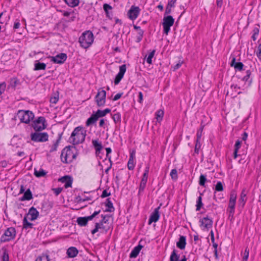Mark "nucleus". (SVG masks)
Segmentation results:
<instances>
[{"mask_svg":"<svg viewBox=\"0 0 261 261\" xmlns=\"http://www.w3.org/2000/svg\"><path fill=\"white\" fill-rule=\"evenodd\" d=\"M59 181L64 184V187L65 188H68L71 187L73 180L71 176L66 175L60 178Z\"/></svg>","mask_w":261,"mask_h":261,"instance_id":"obj_16","label":"nucleus"},{"mask_svg":"<svg viewBox=\"0 0 261 261\" xmlns=\"http://www.w3.org/2000/svg\"><path fill=\"white\" fill-rule=\"evenodd\" d=\"M202 194H200V195L198 197L197 201H196V211H199L203 205V203L202 202Z\"/></svg>","mask_w":261,"mask_h":261,"instance_id":"obj_34","label":"nucleus"},{"mask_svg":"<svg viewBox=\"0 0 261 261\" xmlns=\"http://www.w3.org/2000/svg\"><path fill=\"white\" fill-rule=\"evenodd\" d=\"M122 95H123V93H117L116 95H115V96L113 98V100L114 101L117 100L118 99L120 98V97L122 96Z\"/></svg>","mask_w":261,"mask_h":261,"instance_id":"obj_61","label":"nucleus"},{"mask_svg":"<svg viewBox=\"0 0 261 261\" xmlns=\"http://www.w3.org/2000/svg\"><path fill=\"white\" fill-rule=\"evenodd\" d=\"M69 6L74 7L79 4V0H63Z\"/></svg>","mask_w":261,"mask_h":261,"instance_id":"obj_31","label":"nucleus"},{"mask_svg":"<svg viewBox=\"0 0 261 261\" xmlns=\"http://www.w3.org/2000/svg\"><path fill=\"white\" fill-rule=\"evenodd\" d=\"M251 72L250 70H248L246 71V75L242 79V80L245 82H249L248 86H249L251 83V80L249 81L250 76L251 75Z\"/></svg>","mask_w":261,"mask_h":261,"instance_id":"obj_33","label":"nucleus"},{"mask_svg":"<svg viewBox=\"0 0 261 261\" xmlns=\"http://www.w3.org/2000/svg\"><path fill=\"white\" fill-rule=\"evenodd\" d=\"M143 248V246L139 244L138 246H136L132 251L129 257L130 258H136L139 254L141 250Z\"/></svg>","mask_w":261,"mask_h":261,"instance_id":"obj_22","label":"nucleus"},{"mask_svg":"<svg viewBox=\"0 0 261 261\" xmlns=\"http://www.w3.org/2000/svg\"><path fill=\"white\" fill-rule=\"evenodd\" d=\"M230 66L233 67L236 70L241 71L243 69L244 64L242 62H236L233 57L231 60Z\"/></svg>","mask_w":261,"mask_h":261,"instance_id":"obj_19","label":"nucleus"},{"mask_svg":"<svg viewBox=\"0 0 261 261\" xmlns=\"http://www.w3.org/2000/svg\"><path fill=\"white\" fill-rule=\"evenodd\" d=\"M95 114L98 117V118L102 117L106 115L105 114L104 111L103 110H98Z\"/></svg>","mask_w":261,"mask_h":261,"instance_id":"obj_54","label":"nucleus"},{"mask_svg":"<svg viewBox=\"0 0 261 261\" xmlns=\"http://www.w3.org/2000/svg\"><path fill=\"white\" fill-rule=\"evenodd\" d=\"M6 87V84L3 82L0 84V95L5 91Z\"/></svg>","mask_w":261,"mask_h":261,"instance_id":"obj_52","label":"nucleus"},{"mask_svg":"<svg viewBox=\"0 0 261 261\" xmlns=\"http://www.w3.org/2000/svg\"><path fill=\"white\" fill-rule=\"evenodd\" d=\"M19 84V82L16 78L11 79L10 85L11 87L15 88Z\"/></svg>","mask_w":261,"mask_h":261,"instance_id":"obj_41","label":"nucleus"},{"mask_svg":"<svg viewBox=\"0 0 261 261\" xmlns=\"http://www.w3.org/2000/svg\"><path fill=\"white\" fill-rule=\"evenodd\" d=\"M160 207L159 206L155 208L153 212L151 214L148 220V224H151L152 222H157L160 218L159 209Z\"/></svg>","mask_w":261,"mask_h":261,"instance_id":"obj_15","label":"nucleus"},{"mask_svg":"<svg viewBox=\"0 0 261 261\" xmlns=\"http://www.w3.org/2000/svg\"><path fill=\"white\" fill-rule=\"evenodd\" d=\"M45 119L43 117H38L34 121L33 127L36 132H41L46 128L45 125Z\"/></svg>","mask_w":261,"mask_h":261,"instance_id":"obj_10","label":"nucleus"},{"mask_svg":"<svg viewBox=\"0 0 261 261\" xmlns=\"http://www.w3.org/2000/svg\"><path fill=\"white\" fill-rule=\"evenodd\" d=\"M253 34L252 36V39L254 41H255L256 39L257 36H258V33H259V30L258 28H255L253 29Z\"/></svg>","mask_w":261,"mask_h":261,"instance_id":"obj_47","label":"nucleus"},{"mask_svg":"<svg viewBox=\"0 0 261 261\" xmlns=\"http://www.w3.org/2000/svg\"><path fill=\"white\" fill-rule=\"evenodd\" d=\"M58 146V141H57L52 146L50 150V152H52L57 150V147Z\"/></svg>","mask_w":261,"mask_h":261,"instance_id":"obj_59","label":"nucleus"},{"mask_svg":"<svg viewBox=\"0 0 261 261\" xmlns=\"http://www.w3.org/2000/svg\"><path fill=\"white\" fill-rule=\"evenodd\" d=\"M149 167L148 166L146 167L140 183L144 184L146 185V182H147V178H148V173H149Z\"/></svg>","mask_w":261,"mask_h":261,"instance_id":"obj_28","label":"nucleus"},{"mask_svg":"<svg viewBox=\"0 0 261 261\" xmlns=\"http://www.w3.org/2000/svg\"><path fill=\"white\" fill-rule=\"evenodd\" d=\"M172 179L176 180L177 179L178 176H177V172L176 169H173L171 170L170 174Z\"/></svg>","mask_w":261,"mask_h":261,"instance_id":"obj_44","label":"nucleus"},{"mask_svg":"<svg viewBox=\"0 0 261 261\" xmlns=\"http://www.w3.org/2000/svg\"><path fill=\"white\" fill-rule=\"evenodd\" d=\"M79 253L78 250L74 247H70L67 250V254L68 257L73 258L77 256Z\"/></svg>","mask_w":261,"mask_h":261,"instance_id":"obj_20","label":"nucleus"},{"mask_svg":"<svg viewBox=\"0 0 261 261\" xmlns=\"http://www.w3.org/2000/svg\"><path fill=\"white\" fill-rule=\"evenodd\" d=\"M46 174V172L43 169H40L39 170L35 169L34 175L37 177H43Z\"/></svg>","mask_w":261,"mask_h":261,"instance_id":"obj_30","label":"nucleus"},{"mask_svg":"<svg viewBox=\"0 0 261 261\" xmlns=\"http://www.w3.org/2000/svg\"><path fill=\"white\" fill-rule=\"evenodd\" d=\"M35 261H50V259L48 255H42L38 256Z\"/></svg>","mask_w":261,"mask_h":261,"instance_id":"obj_40","label":"nucleus"},{"mask_svg":"<svg viewBox=\"0 0 261 261\" xmlns=\"http://www.w3.org/2000/svg\"><path fill=\"white\" fill-rule=\"evenodd\" d=\"M109 229V226L105 225L101 223H96L95 228L91 231V233L94 234L96 233L99 229L102 230L103 231L106 232L108 231Z\"/></svg>","mask_w":261,"mask_h":261,"instance_id":"obj_17","label":"nucleus"},{"mask_svg":"<svg viewBox=\"0 0 261 261\" xmlns=\"http://www.w3.org/2000/svg\"><path fill=\"white\" fill-rule=\"evenodd\" d=\"M126 65L123 64L119 67V71L116 76L114 80V83L115 85H118L120 81L123 78L125 72H126Z\"/></svg>","mask_w":261,"mask_h":261,"instance_id":"obj_14","label":"nucleus"},{"mask_svg":"<svg viewBox=\"0 0 261 261\" xmlns=\"http://www.w3.org/2000/svg\"><path fill=\"white\" fill-rule=\"evenodd\" d=\"M112 118L115 123L120 122L121 121V115L119 113H117L113 115Z\"/></svg>","mask_w":261,"mask_h":261,"instance_id":"obj_39","label":"nucleus"},{"mask_svg":"<svg viewBox=\"0 0 261 261\" xmlns=\"http://www.w3.org/2000/svg\"><path fill=\"white\" fill-rule=\"evenodd\" d=\"M155 53V50H152L149 54L148 56L147 57L146 59V62L149 64H152V59L154 57V54Z\"/></svg>","mask_w":261,"mask_h":261,"instance_id":"obj_38","label":"nucleus"},{"mask_svg":"<svg viewBox=\"0 0 261 261\" xmlns=\"http://www.w3.org/2000/svg\"><path fill=\"white\" fill-rule=\"evenodd\" d=\"M174 19L172 16L169 15L163 18V32L166 35H168L170 31V27L174 24Z\"/></svg>","mask_w":261,"mask_h":261,"instance_id":"obj_7","label":"nucleus"},{"mask_svg":"<svg viewBox=\"0 0 261 261\" xmlns=\"http://www.w3.org/2000/svg\"><path fill=\"white\" fill-rule=\"evenodd\" d=\"M100 212L99 210L98 211H95L92 215L88 217H79L77 219L76 222L79 225L81 226H85L87 224L88 221L92 220L96 215L99 214Z\"/></svg>","mask_w":261,"mask_h":261,"instance_id":"obj_9","label":"nucleus"},{"mask_svg":"<svg viewBox=\"0 0 261 261\" xmlns=\"http://www.w3.org/2000/svg\"><path fill=\"white\" fill-rule=\"evenodd\" d=\"M249 254V250L248 248H246L244 252V255L242 261H247Z\"/></svg>","mask_w":261,"mask_h":261,"instance_id":"obj_46","label":"nucleus"},{"mask_svg":"<svg viewBox=\"0 0 261 261\" xmlns=\"http://www.w3.org/2000/svg\"><path fill=\"white\" fill-rule=\"evenodd\" d=\"M3 254L2 256L3 261H9V254L6 248H3Z\"/></svg>","mask_w":261,"mask_h":261,"instance_id":"obj_43","label":"nucleus"},{"mask_svg":"<svg viewBox=\"0 0 261 261\" xmlns=\"http://www.w3.org/2000/svg\"><path fill=\"white\" fill-rule=\"evenodd\" d=\"M86 132V130L82 126L75 127L69 138L70 142L73 145L83 143L87 135Z\"/></svg>","mask_w":261,"mask_h":261,"instance_id":"obj_2","label":"nucleus"},{"mask_svg":"<svg viewBox=\"0 0 261 261\" xmlns=\"http://www.w3.org/2000/svg\"><path fill=\"white\" fill-rule=\"evenodd\" d=\"M103 8L105 10V11L107 13L108 12V10H111L112 9V7L107 4H105L103 5Z\"/></svg>","mask_w":261,"mask_h":261,"instance_id":"obj_56","label":"nucleus"},{"mask_svg":"<svg viewBox=\"0 0 261 261\" xmlns=\"http://www.w3.org/2000/svg\"><path fill=\"white\" fill-rule=\"evenodd\" d=\"M110 193H108L106 190L103 191L101 195L102 198H105L110 195Z\"/></svg>","mask_w":261,"mask_h":261,"instance_id":"obj_60","label":"nucleus"},{"mask_svg":"<svg viewBox=\"0 0 261 261\" xmlns=\"http://www.w3.org/2000/svg\"><path fill=\"white\" fill-rule=\"evenodd\" d=\"M140 9L138 7L132 6L127 12V15L131 20L136 19L140 13Z\"/></svg>","mask_w":261,"mask_h":261,"instance_id":"obj_13","label":"nucleus"},{"mask_svg":"<svg viewBox=\"0 0 261 261\" xmlns=\"http://www.w3.org/2000/svg\"><path fill=\"white\" fill-rule=\"evenodd\" d=\"M143 34H144V31L140 29V30L138 31V36H137V42H139L140 41H141V40H142V39L143 38Z\"/></svg>","mask_w":261,"mask_h":261,"instance_id":"obj_48","label":"nucleus"},{"mask_svg":"<svg viewBox=\"0 0 261 261\" xmlns=\"http://www.w3.org/2000/svg\"><path fill=\"white\" fill-rule=\"evenodd\" d=\"M51 61L57 64H63L67 59V55L65 53H60L54 57H49Z\"/></svg>","mask_w":261,"mask_h":261,"instance_id":"obj_12","label":"nucleus"},{"mask_svg":"<svg viewBox=\"0 0 261 261\" xmlns=\"http://www.w3.org/2000/svg\"><path fill=\"white\" fill-rule=\"evenodd\" d=\"M107 202L106 204V206L108 207V209L106 210V212H112L114 211V207H113L112 202L108 198L107 199Z\"/></svg>","mask_w":261,"mask_h":261,"instance_id":"obj_35","label":"nucleus"},{"mask_svg":"<svg viewBox=\"0 0 261 261\" xmlns=\"http://www.w3.org/2000/svg\"><path fill=\"white\" fill-rule=\"evenodd\" d=\"M98 118L96 114H92L90 118H89L86 122V125L89 126L92 124H94L98 120Z\"/></svg>","mask_w":261,"mask_h":261,"instance_id":"obj_27","label":"nucleus"},{"mask_svg":"<svg viewBox=\"0 0 261 261\" xmlns=\"http://www.w3.org/2000/svg\"><path fill=\"white\" fill-rule=\"evenodd\" d=\"M146 187V184L140 183L139 189V194H140L144 190Z\"/></svg>","mask_w":261,"mask_h":261,"instance_id":"obj_58","label":"nucleus"},{"mask_svg":"<svg viewBox=\"0 0 261 261\" xmlns=\"http://www.w3.org/2000/svg\"><path fill=\"white\" fill-rule=\"evenodd\" d=\"M16 236V230L15 228L11 227L8 228L4 233L1 236V242H9L15 238Z\"/></svg>","mask_w":261,"mask_h":261,"instance_id":"obj_5","label":"nucleus"},{"mask_svg":"<svg viewBox=\"0 0 261 261\" xmlns=\"http://www.w3.org/2000/svg\"><path fill=\"white\" fill-rule=\"evenodd\" d=\"M135 151H132L130 153L129 159L127 163V167L129 170H133L135 167Z\"/></svg>","mask_w":261,"mask_h":261,"instance_id":"obj_18","label":"nucleus"},{"mask_svg":"<svg viewBox=\"0 0 261 261\" xmlns=\"http://www.w3.org/2000/svg\"><path fill=\"white\" fill-rule=\"evenodd\" d=\"M186 245V237L181 236L179 237L178 241L176 243L177 247L181 250L185 248Z\"/></svg>","mask_w":261,"mask_h":261,"instance_id":"obj_21","label":"nucleus"},{"mask_svg":"<svg viewBox=\"0 0 261 261\" xmlns=\"http://www.w3.org/2000/svg\"><path fill=\"white\" fill-rule=\"evenodd\" d=\"M256 56L259 59H261V43H260L258 47L256 50Z\"/></svg>","mask_w":261,"mask_h":261,"instance_id":"obj_53","label":"nucleus"},{"mask_svg":"<svg viewBox=\"0 0 261 261\" xmlns=\"http://www.w3.org/2000/svg\"><path fill=\"white\" fill-rule=\"evenodd\" d=\"M62 188L53 189V191L54 192V193L56 194V196L58 195L62 192Z\"/></svg>","mask_w":261,"mask_h":261,"instance_id":"obj_55","label":"nucleus"},{"mask_svg":"<svg viewBox=\"0 0 261 261\" xmlns=\"http://www.w3.org/2000/svg\"><path fill=\"white\" fill-rule=\"evenodd\" d=\"M28 215L31 216L30 220L31 221H34L38 218L39 216V212L35 208L32 207L29 210Z\"/></svg>","mask_w":261,"mask_h":261,"instance_id":"obj_23","label":"nucleus"},{"mask_svg":"<svg viewBox=\"0 0 261 261\" xmlns=\"http://www.w3.org/2000/svg\"><path fill=\"white\" fill-rule=\"evenodd\" d=\"M236 202L229 201L228 208H235Z\"/></svg>","mask_w":261,"mask_h":261,"instance_id":"obj_62","label":"nucleus"},{"mask_svg":"<svg viewBox=\"0 0 261 261\" xmlns=\"http://www.w3.org/2000/svg\"><path fill=\"white\" fill-rule=\"evenodd\" d=\"M17 116L21 122L29 123L34 118V114L30 111L19 110Z\"/></svg>","mask_w":261,"mask_h":261,"instance_id":"obj_4","label":"nucleus"},{"mask_svg":"<svg viewBox=\"0 0 261 261\" xmlns=\"http://www.w3.org/2000/svg\"><path fill=\"white\" fill-rule=\"evenodd\" d=\"M246 195L247 193L245 189H243L241 192L240 198L239 199V204L242 207L244 206L246 201Z\"/></svg>","mask_w":261,"mask_h":261,"instance_id":"obj_25","label":"nucleus"},{"mask_svg":"<svg viewBox=\"0 0 261 261\" xmlns=\"http://www.w3.org/2000/svg\"><path fill=\"white\" fill-rule=\"evenodd\" d=\"M77 154V151L75 147L69 146L62 150L61 159L63 163H70L76 158Z\"/></svg>","mask_w":261,"mask_h":261,"instance_id":"obj_1","label":"nucleus"},{"mask_svg":"<svg viewBox=\"0 0 261 261\" xmlns=\"http://www.w3.org/2000/svg\"><path fill=\"white\" fill-rule=\"evenodd\" d=\"M31 140L36 142H44L48 140V135L47 133L36 132L31 134Z\"/></svg>","mask_w":261,"mask_h":261,"instance_id":"obj_6","label":"nucleus"},{"mask_svg":"<svg viewBox=\"0 0 261 261\" xmlns=\"http://www.w3.org/2000/svg\"><path fill=\"white\" fill-rule=\"evenodd\" d=\"M203 126H201L200 128L198 130L197 133V142H198L200 140L202 136V132L203 130Z\"/></svg>","mask_w":261,"mask_h":261,"instance_id":"obj_49","label":"nucleus"},{"mask_svg":"<svg viewBox=\"0 0 261 261\" xmlns=\"http://www.w3.org/2000/svg\"><path fill=\"white\" fill-rule=\"evenodd\" d=\"M59 100V98L58 97H51L50 99V101L51 103H56Z\"/></svg>","mask_w":261,"mask_h":261,"instance_id":"obj_63","label":"nucleus"},{"mask_svg":"<svg viewBox=\"0 0 261 261\" xmlns=\"http://www.w3.org/2000/svg\"><path fill=\"white\" fill-rule=\"evenodd\" d=\"M101 217L102 218V219L100 221V223H102L103 224H106L107 222L108 221L109 217L107 215H101Z\"/></svg>","mask_w":261,"mask_h":261,"instance_id":"obj_51","label":"nucleus"},{"mask_svg":"<svg viewBox=\"0 0 261 261\" xmlns=\"http://www.w3.org/2000/svg\"><path fill=\"white\" fill-rule=\"evenodd\" d=\"M241 146V141L240 140H237L236 142L235 145H234V150H239V149L240 148Z\"/></svg>","mask_w":261,"mask_h":261,"instance_id":"obj_57","label":"nucleus"},{"mask_svg":"<svg viewBox=\"0 0 261 261\" xmlns=\"http://www.w3.org/2000/svg\"><path fill=\"white\" fill-rule=\"evenodd\" d=\"M93 34L90 31H87L82 33L79 39L81 46L84 48H87L90 47L93 42Z\"/></svg>","mask_w":261,"mask_h":261,"instance_id":"obj_3","label":"nucleus"},{"mask_svg":"<svg viewBox=\"0 0 261 261\" xmlns=\"http://www.w3.org/2000/svg\"><path fill=\"white\" fill-rule=\"evenodd\" d=\"M164 111L162 109L157 111V112L155 113V118L157 121L160 122L162 120L164 116Z\"/></svg>","mask_w":261,"mask_h":261,"instance_id":"obj_32","label":"nucleus"},{"mask_svg":"<svg viewBox=\"0 0 261 261\" xmlns=\"http://www.w3.org/2000/svg\"><path fill=\"white\" fill-rule=\"evenodd\" d=\"M179 259V255L177 254L176 250L174 249L172 252L170 257V261H178Z\"/></svg>","mask_w":261,"mask_h":261,"instance_id":"obj_36","label":"nucleus"},{"mask_svg":"<svg viewBox=\"0 0 261 261\" xmlns=\"http://www.w3.org/2000/svg\"><path fill=\"white\" fill-rule=\"evenodd\" d=\"M46 65L44 63H40L38 61H36L35 64V70H45L46 68Z\"/></svg>","mask_w":261,"mask_h":261,"instance_id":"obj_29","label":"nucleus"},{"mask_svg":"<svg viewBox=\"0 0 261 261\" xmlns=\"http://www.w3.org/2000/svg\"><path fill=\"white\" fill-rule=\"evenodd\" d=\"M215 190L216 191L220 192L223 190V186L221 181H218L215 187Z\"/></svg>","mask_w":261,"mask_h":261,"instance_id":"obj_45","label":"nucleus"},{"mask_svg":"<svg viewBox=\"0 0 261 261\" xmlns=\"http://www.w3.org/2000/svg\"><path fill=\"white\" fill-rule=\"evenodd\" d=\"M33 224L28 221L27 218L25 217L23 220V227L25 229L32 228Z\"/></svg>","mask_w":261,"mask_h":261,"instance_id":"obj_37","label":"nucleus"},{"mask_svg":"<svg viewBox=\"0 0 261 261\" xmlns=\"http://www.w3.org/2000/svg\"><path fill=\"white\" fill-rule=\"evenodd\" d=\"M92 143L96 150V153L99 154L102 148L101 143L97 140H93Z\"/></svg>","mask_w":261,"mask_h":261,"instance_id":"obj_24","label":"nucleus"},{"mask_svg":"<svg viewBox=\"0 0 261 261\" xmlns=\"http://www.w3.org/2000/svg\"><path fill=\"white\" fill-rule=\"evenodd\" d=\"M237 194L234 192H232L230 194L229 201L236 202Z\"/></svg>","mask_w":261,"mask_h":261,"instance_id":"obj_50","label":"nucleus"},{"mask_svg":"<svg viewBox=\"0 0 261 261\" xmlns=\"http://www.w3.org/2000/svg\"><path fill=\"white\" fill-rule=\"evenodd\" d=\"M200 227L202 230L211 228L212 227L213 221L212 219L210 218L207 216L201 219L199 221Z\"/></svg>","mask_w":261,"mask_h":261,"instance_id":"obj_11","label":"nucleus"},{"mask_svg":"<svg viewBox=\"0 0 261 261\" xmlns=\"http://www.w3.org/2000/svg\"><path fill=\"white\" fill-rule=\"evenodd\" d=\"M171 7L168 6L167 5L166 8V10H165V14H170L171 12Z\"/></svg>","mask_w":261,"mask_h":261,"instance_id":"obj_64","label":"nucleus"},{"mask_svg":"<svg viewBox=\"0 0 261 261\" xmlns=\"http://www.w3.org/2000/svg\"><path fill=\"white\" fill-rule=\"evenodd\" d=\"M95 100L98 107H102L105 105L106 100V91L99 89L95 97Z\"/></svg>","mask_w":261,"mask_h":261,"instance_id":"obj_8","label":"nucleus"},{"mask_svg":"<svg viewBox=\"0 0 261 261\" xmlns=\"http://www.w3.org/2000/svg\"><path fill=\"white\" fill-rule=\"evenodd\" d=\"M206 180L207 179H206V176L203 174H201L199 177V184L201 186L204 187L205 183Z\"/></svg>","mask_w":261,"mask_h":261,"instance_id":"obj_42","label":"nucleus"},{"mask_svg":"<svg viewBox=\"0 0 261 261\" xmlns=\"http://www.w3.org/2000/svg\"><path fill=\"white\" fill-rule=\"evenodd\" d=\"M33 198L32 194L30 189H28L20 198L21 201L30 200Z\"/></svg>","mask_w":261,"mask_h":261,"instance_id":"obj_26","label":"nucleus"}]
</instances>
